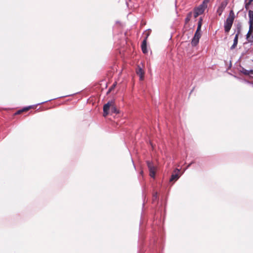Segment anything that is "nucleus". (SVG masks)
<instances>
[{"label": "nucleus", "mask_w": 253, "mask_h": 253, "mask_svg": "<svg viewBox=\"0 0 253 253\" xmlns=\"http://www.w3.org/2000/svg\"><path fill=\"white\" fill-rule=\"evenodd\" d=\"M235 19V15L233 11L231 10L224 23V28L225 33H228L230 30Z\"/></svg>", "instance_id": "obj_1"}, {"label": "nucleus", "mask_w": 253, "mask_h": 253, "mask_svg": "<svg viewBox=\"0 0 253 253\" xmlns=\"http://www.w3.org/2000/svg\"><path fill=\"white\" fill-rule=\"evenodd\" d=\"M207 5L204 4H200L198 7L194 9V16L195 18L197 17L199 15L203 14L207 8Z\"/></svg>", "instance_id": "obj_2"}, {"label": "nucleus", "mask_w": 253, "mask_h": 253, "mask_svg": "<svg viewBox=\"0 0 253 253\" xmlns=\"http://www.w3.org/2000/svg\"><path fill=\"white\" fill-rule=\"evenodd\" d=\"M201 34L200 31L196 30L194 34V36L192 40L191 44L192 46H195L198 44L199 42V39L201 37Z\"/></svg>", "instance_id": "obj_3"}, {"label": "nucleus", "mask_w": 253, "mask_h": 253, "mask_svg": "<svg viewBox=\"0 0 253 253\" xmlns=\"http://www.w3.org/2000/svg\"><path fill=\"white\" fill-rule=\"evenodd\" d=\"M227 2L226 0H224L222 1L218 6L217 9V13L218 14L219 16L221 15L223 11H224V9L225 8L226 6H227Z\"/></svg>", "instance_id": "obj_4"}, {"label": "nucleus", "mask_w": 253, "mask_h": 253, "mask_svg": "<svg viewBox=\"0 0 253 253\" xmlns=\"http://www.w3.org/2000/svg\"><path fill=\"white\" fill-rule=\"evenodd\" d=\"M113 102H108L107 103L105 104L103 106V112H104V116H106L108 114V111L110 108H111L112 104Z\"/></svg>", "instance_id": "obj_5"}, {"label": "nucleus", "mask_w": 253, "mask_h": 253, "mask_svg": "<svg viewBox=\"0 0 253 253\" xmlns=\"http://www.w3.org/2000/svg\"><path fill=\"white\" fill-rule=\"evenodd\" d=\"M249 24H250V31L253 30V11L249 10Z\"/></svg>", "instance_id": "obj_6"}, {"label": "nucleus", "mask_w": 253, "mask_h": 253, "mask_svg": "<svg viewBox=\"0 0 253 253\" xmlns=\"http://www.w3.org/2000/svg\"><path fill=\"white\" fill-rule=\"evenodd\" d=\"M141 49L143 53H147L148 52L147 49V37L143 40L141 44Z\"/></svg>", "instance_id": "obj_7"}, {"label": "nucleus", "mask_w": 253, "mask_h": 253, "mask_svg": "<svg viewBox=\"0 0 253 253\" xmlns=\"http://www.w3.org/2000/svg\"><path fill=\"white\" fill-rule=\"evenodd\" d=\"M136 73L139 76L140 80H142L144 78V72L140 66H138L136 70Z\"/></svg>", "instance_id": "obj_8"}, {"label": "nucleus", "mask_w": 253, "mask_h": 253, "mask_svg": "<svg viewBox=\"0 0 253 253\" xmlns=\"http://www.w3.org/2000/svg\"><path fill=\"white\" fill-rule=\"evenodd\" d=\"M179 171L178 169H176L174 171V173H172L171 177L170 178V181H172L173 180H176L179 178V175L178 174V172Z\"/></svg>", "instance_id": "obj_9"}, {"label": "nucleus", "mask_w": 253, "mask_h": 253, "mask_svg": "<svg viewBox=\"0 0 253 253\" xmlns=\"http://www.w3.org/2000/svg\"><path fill=\"white\" fill-rule=\"evenodd\" d=\"M235 33H236V35H239L241 30V24L240 23L235 25Z\"/></svg>", "instance_id": "obj_10"}, {"label": "nucleus", "mask_w": 253, "mask_h": 253, "mask_svg": "<svg viewBox=\"0 0 253 253\" xmlns=\"http://www.w3.org/2000/svg\"><path fill=\"white\" fill-rule=\"evenodd\" d=\"M147 165L149 169V171L155 170V167H154L153 163L151 161H147Z\"/></svg>", "instance_id": "obj_11"}, {"label": "nucleus", "mask_w": 253, "mask_h": 253, "mask_svg": "<svg viewBox=\"0 0 253 253\" xmlns=\"http://www.w3.org/2000/svg\"><path fill=\"white\" fill-rule=\"evenodd\" d=\"M241 71L242 73H243L244 74H245L246 75H249L250 74H253V70H248L244 68H242V70H241Z\"/></svg>", "instance_id": "obj_12"}, {"label": "nucleus", "mask_w": 253, "mask_h": 253, "mask_svg": "<svg viewBox=\"0 0 253 253\" xmlns=\"http://www.w3.org/2000/svg\"><path fill=\"white\" fill-rule=\"evenodd\" d=\"M111 109L113 113L116 114L118 113V111H117L115 106H114V105H112Z\"/></svg>", "instance_id": "obj_13"}, {"label": "nucleus", "mask_w": 253, "mask_h": 253, "mask_svg": "<svg viewBox=\"0 0 253 253\" xmlns=\"http://www.w3.org/2000/svg\"><path fill=\"white\" fill-rule=\"evenodd\" d=\"M202 25V23L201 22H199L198 21V27H197V28L196 30L200 31H201V29Z\"/></svg>", "instance_id": "obj_14"}, {"label": "nucleus", "mask_w": 253, "mask_h": 253, "mask_svg": "<svg viewBox=\"0 0 253 253\" xmlns=\"http://www.w3.org/2000/svg\"><path fill=\"white\" fill-rule=\"evenodd\" d=\"M32 108V106H30L29 107H25L24 108L23 110H19L17 112V114H19L20 112H22L23 111H26V110H29L30 108Z\"/></svg>", "instance_id": "obj_15"}, {"label": "nucleus", "mask_w": 253, "mask_h": 253, "mask_svg": "<svg viewBox=\"0 0 253 253\" xmlns=\"http://www.w3.org/2000/svg\"><path fill=\"white\" fill-rule=\"evenodd\" d=\"M157 198H158V193L156 192V193H154V194L153 195V201H154L155 200H157Z\"/></svg>", "instance_id": "obj_16"}, {"label": "nucleus", "mask_w": 253, "mask_h": 253, "mask_svg": "<svg viewBox=\"0 0 253 253\" xmlns=\"http://www.w3.org/2000/svg\"><path fill=\"white\" fill-rule=\"evenodd\" d=\"M149 172H150V176L151 177H153L154 178V176H155V170L150 171Z\"/></svg>", "instance_id": "obj_17"}, {"label": "nucleus", "mask_w": 253, "mask_h": 253, "mask_svg": "<svg viewBox=\"0 0 253 253\" xmlns=\"http://www.w3.org/2000/svg\"><path fill=\"white\" fill-rule=\"evenodd\" d=\"M238 36L239 35H235V37L234 38V41H233V42L234 43H236L238 44Z\"/></svg>", "instance_id": "obj_18"}, {"label": "nucleus", "mask_w": 253, "mask_h": 253, "mask_svg": "<svg viewBox=\"0 0 253 253\" xmlns=\"http://www.w3.org/2000/svg\"><path fill=\"white\" fill-rule=\"evenodd\" d=\"M237 45V43L233 42V44H232V45L230 47L231 49H234L236 47Z\"/></svg>", "instance_id": "obj_19"}, {"label": "nucleus", "mask_w": 253, "mask_h": 253, "mask_svg": "<svg viewBox=\"0 0 253 253\" xmlns=\"http://www.w3.org/2000/svg\"><path fill=\"white\" fill-rule=\"evenodd\" d=\"M237 45V43L233 42V44H232V45L230 47L231 49H234L236 47Z\"/></svg>", "instance_id": "obj_20"}, {"label": "nucleus", "mask_w": 253, "mask_h": 253, "mask_svg": "<svg viewBox=\"0 0 253 253\" xmlns=\"http://www.w3.org/2000/svg\"><path fill=\"white\" fill-rule=\"evenodd\" d=\"M191 13L189 14V16H187L186 18H185V21L186 22H188L189 20H190V16L191 15Z\"/></svg>", "instance_id": "obj_21"}, {"label": "nucleus", "mask_w": 253, "mask_h": 253, "mask_svg": "<svg viewBox=\"0 0 253 253\" xmlns=\"http://www.w3.org/2000/svg\"><path fill=\"white\" fill-rule=\"evenodd\" d=\"M210 0H204V1L202 2V4L207 5V3L209 2Z\"/></svg>", "instance_id": "obj_22"}, {"label": "nucleus", "mask_w": 253, "mask_h": 253, "mask_svg": "<svg viewBox=\"0 0 253 253\" xmlns=\"http://www.w3.org/2000/svg\"><path fill=\"white\" fill-rule=\"evenodd\" d=\"M53 99H49V100H46V101H43V102H42L39 103H38V105H40V104H42L44 103H45V102H48V101H51V100H53Z\"/></svg>", "instance_id": "obj_23"}, {"label": "nucleus", "mask_w": 253, "mask_h": 253, "mask_svg": "<svg viewBox=\"0 0 253 253\" xmlns=\"http://www.w3.org/2000/svg\"><path fill=\"white\" fill-rule=\"evenodd\" d=\"M252 1H253V0H249L248 3L246 5V8H247V5H250Z\"/></svg>", "instance_id": "obj_24"}, {"label": "nucleus", "mask_w": 253, "mask_h": 253, "mask_svg": "<svg viewBox=\"0 0 253 253\" xmlns=\"http://www.w3.org/2000/svg\"><path fill=\"white\" fill-rule=\"evenodd\" d=\"M252 31H250V30H249L248 33H247V39H248V38H249V36H250V34L251 33Z\"/></svg>", "instance_id": "obj_25"}, {"label": "nucleus", "mask_w": 253, "mask_h": 253, "mask_svg": "<svg viewBox=\"0 0 253 253\" xmlns=\"http://www.w3.org/2000/svg\"><path fill=\"white\" fill-rule=\"evenodd\" d=\"M202 21H203V19L202 18V17H200V19H199V22H201L202 23Z\"/></svg>", "instance_id": "obj_26"}]
</instances>
